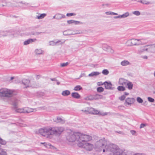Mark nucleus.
<instances>
[{
	"label": "nucleus",
	"mask_w": 155,
	"mask_h": 155,
	"mask_svg": "<svg viewBox=\"0 0 155 155\" xmlns=\"http://www.w3.org/2000/svg\"><path fill=\"white\" fill-rule=\"evenodd\" d=\"M81 110L84 112H85L86 114L88 113V109L87 110Z\"/></svg>",
	"instance_id": "57"
},
{
	"label": "nucleus",
	"mask_w": 155,
	"mask_h": 155,
	"mask_svg": "<svg viewBox=\"0 0 155 155\" xmlns=\"http://www.w3.org/2000/svg\"><path fill=\"white\" fill-rule=\"evenodd\" d=\"M18 101L17 100H15L13 103L14 109L18 107Z\"/></svg>",
	"instance_id": "32"
},
{
	"label": "nucleus",
	"mask_w": 155,
	"mask_h": 155,
	"mask_svg": "<svg viewBox=\"0 0 155 155\" xmlns=\"http://www.w3.org/2000/svg\"><path fill=\"white\" fill-rule=\"evenodd\" d=\"M130 63L127 60H124L120 63V64L122 66H126L130 65Z\"/></svg>",
	"instance_id": "24"
},
{
	"label": "nucleus",
	"mask_w": 155,
	"mask_h": 155,
	"mask_svg": "<svg viewBox=\"0 0 155 155\" xmlns=\"http://www.w3.org/2000/svg\"><path fill=\"white\" fill-rule=\"evenodd\" d=\"M22 83L26 87H36L35 85L31 84V82L28 79H24L22 81Z\"/></svg>",
	"instance_id": "7"
},
{
	"label": "nucleus",
	"mask_w": 155,
	"mask_h": 155,
	"mask_svg": "<svg viewBox=\"0 0 155 155\" xmlns=\"http://www.w3.org/2000/svg\"><path fill=\"white\" fill-rule=\"evenodd\" d=\"M105 7H108L110 6V4L108 3L104 4Z\"/></svg>",
	"instance_id": "60"
},
{
	"label": "nucleus",
	"mask_w": 155,
	"mask_h": 155,
	"mask_svg": "<svg viewBox=\"0 0 155 155\" xmlns=\"http://www.w3.org/2000/svg\"><path fill=\"white\" fill-rule=\"evenodd\" d=\"M78 134L77 143L79 147H80L79 145L80 143L83 144L92 139L91 136L89 135L85 134L79 132Z\"/></svg>",
	"instance_id": "4"
},
{
	"label": "nucleus",
	"mask_w": 155,
	"mask_h": 155,
	"mask_svg": "<svg viewBox=\"0 0 155 155\" xmlns=\"http://www.w3.org/2000/svg\"><path fill=\"white\" fill-rule=\"evenodd\" d=\"M24 113H30L34 111H36V109H33L28 107L24 108Z\"/></svg>",
	"instance_id": "19"
},
{
	"label": "nucleus",
	"mask_w": 155,
	"mask_h": 155,
	"mask_svg": "<svg viewBox=\"0 0 155 155\" xmlns=\"http://www.w3.org/2000/svg\"><path fill=\"white\" fill-rule=\"evenodd\" d=\"M109 113L106 112H99V113L98 114H99L100 115H102V116H105L106 115L108 114H109Z\"/></svg>",
	"instance_id": "45"
},
{
	"label": "nucleus",
	"mask_w": 155,
	"mask_h": 155,
	"mask_svg": "<svg viewBox=\"0 0 155 155\" xmlns=\"http://www.w3.org/2000/svg\"><path fill=\"white\" fill-rule=\"evenodd\" d=\"M41 32H36L34 34L35 35H39L40 34H41Z\"/></svg>",
	"instance_id": "59"
},
{
	"label": "nucleus",
	"mask_w": 155,
	"mask_h": 155,
	"mask_svg": "<svg viewBox=\"0 0 155 155\" xmlns=\"http://www.w3.org/2000/svg\"><path fill=\"white\" fill-rule=\"evenodd\" d=\"M145 51L147 52V45L138 48L136 51V52L138 54H141Z\"/></svg>",
	"instance_id": "8"
},
{
	"label": "nucleus",
	"mask_w": 155,
	"mask_h": 155,
	"mask_svg": "<svg viewBox=\"0 0 155 155\" xmlns=\"http://www.w3.org/2000/svg\"><path fill=\"white\" fill-rule=\"evenodd\" d=\"M80 147L84 148L87 150L91 151L93 149L94 146L93 144L89 143L88 142L83 144L81 143L80 144Z\"/></svg>",
	"instance_id": "6"
},
{
	"label": "nucleus",
	"mask_w": 155,
	"mask_h": 155,
	"mask_svg": "<svg viewBox=\"0 0 155 155\" xmlns=\"http://www.w3.org/2000/svg\"><path fill=\"white\" fill-rule=\"evenodd\" d=\"M82 88L80 85H77L74 88V90L75 91H79Z\"/></svg>",
	"instance_id": "37"
},
{
	"label": "nucleus",
	"mask_w": 155,
	"mask_h": 155,
	"mask_svg": "<svg viewBox=\"0 0 155 155\" xmlns=\"http://www.w3.org/2000/svg\"><path fill=\"white\" fill-rule=\"evenodd\" d=\"M7 153L3 149L0 148V155H6Z\"/></svg>",
	"instance_id": "39"
},
{
	"label": "nucleus",
	"mask_w": 155,
	"mask_h": 155,
	"mask_svg": "<svg viewBox=\"0 0 155 155\" xmlns=\"http://www.w3.org/2000/svg\"><path fill=\"white\" fill-rule=\"evenodd\" d=\"M76 15V14L74 13H67L66 16L67 17H71L73 16H75Z\"/></svg>",
	"instance_id": "47"
},
{
	"label": "nucleus",
	"mask_w": 155,
	"mask_h": 155,
	"mask_svg": "<svg viewBox=\"0 0 155 155\" xmlns=\"http://www.w3.org/2000/svg\"><path fill=\"white\" fill-rule=\"evenodd\" d=\"M71 94L70 91L68 90H65L63 91L62 93L61 94L62 95L64 96H67Z\"/></svg>",
	"instance_id": "27"
},
{
	"label": "nucleus",
	"mask_w": 155,
	"mask_h": 155,
	"mask_svg": "<svg viewBox=\"0 0 155 155\" xmlns=\"http://www.w3.org/2000/svg\"><path fill=\"white\" fill-rule=\"evenodd\" d=\"M133 14L136 16H139L140 15V13L138 11H135L132 12Z\"/></svg>",
	"instance_id": "40"
},
{
	"label": "nucleus",
	"mask_w": 155,
	"mask_h": 155,
	"mask_svg": "<svg viewBox=\"0 0 155 155\" xmlns=\"http://www.w3.org/2000/svg\"><path fill=\"white\" fill-rule=\"evenodd\" d=\"M146 126V124H140V129H141V128H144V127H145Z\"/></svg>",
	"instance_id": "55"
},
{
	"label": "nucleus",
	"mask_w": 155,
	"mask_h": 155,
	"mask_svg": "<svg viewBox=\"0 0 155 155\" xmlns=\"http://www.w3.org/2000/svg\"><path fill=\"white\" fill-rule=\"evenodd\" d=\"M71 95L72 97L76 99H79L80 97V95L77 92H73L72 93Z\"/></svg>",
	"instance_id": "25"
},
{
	"label": "nucleus",
	"mask_w": 155,
	"mask_h": 155,
	"mask_svg": "<svg viewBox=\"0 0 155 155\" xmlns=\"http://www.w3.org/2000/svg\"><path fill=\"white\" fill-rule=\"evenodd\" d=\"M103 84L104 85L106 89H113L112 85L110 82L105 81Z\"/></svg>",
	"instance_id": "18"
},
{
	"label": "nucleus",
	"mask_w": 155,
	"mask_h": 155,
	"mask_svg": "<svg viewBox=\"0 0 155 155\" xmlns=\"http://www.w3.org/2000/svg\"><path fill=\"white\" fill-rule=\"evenodd\" d=\"M68 135L67 136V139L70 142H76L77 143V140L78 137V132L70 130Z\"/></svg>",
	"instance_id": "5"
},
{
	"label": "nucleus",
	"mask_w": 155,
	"mask_h": 155,
	"mask_svg": "<svg viewBox=\"0 0 155 155\" xmlns=\"http://www.w3.org/2000/svg\"><path fill=\"white\" fill-rule=\"evenodd\" d=\"M100 74L99 72L97 71H95L93 72L90 74L88 75V76L89 77H92L94 76H96L99 75Z\"/></svg>",
	"instance_id": "29"
},
{
	"label": "nucleus",
	"mask_w": 155,
	"mask_h": 155,
	"mask_svg": "<svg viewBox=\"0 0 155 155\" xmlns=\"http://www.w3.org/2000/svg\"><path fill=\"white\" fill-rule=\"evenodd\" d=\"M51 79L52 81H57V80L55 78H51Z\"/></svg>",
	"instance_id": "61"
},
{
	"label": "nucleus",
	"mask_w": 155,
	"mask_h": 155,
	"mask_svg": "<svg viewBox=\"0 0 155 155\" xmlns=\"http://www.w3.org/2000/svg\"><path fill=\"white\" fill-rule=\"evenodd\" d=\"M1 36H5L8 35V32L7 31H2L1 32Z\"/></svg>",
	"instance_id": "43"
},
{
	"label": "nucleus",
	"mask_w": 155,
	"mask_h": 155,
	"mask_svg": "<svg viewBox=\"0 0 155 155\" xmlns=\"http://www.w3.org/2000/svg\"><path fill=\"white\" fill-rule=\"evenodd\" d=\"M107 15H117L118 14L111 11L107 12H105Z\"/></svg>",
	"instance_id": "34"
},
{
	"label": "nucleus",
	"mask_w": 155,
	"mask_h": 155,
	"mask_svg": "<svg viewBox=\"0 0 155 155\" xmlns=\"http://www.w3.org/2000/svg\"><path fill=\"white\" fill-rule=\"evenodd\" d=\"M19 126L21 127H25V125L24 124H19Z\"/></svg>",
	"instance_id": "58"
},
{
	"label": "nucleus",
	"mask_w": 155,
	"mask_h": 155,
	"mask_svg": "<svg viewBox=\"0 0 155 155\" xmlns=\"http://www.w3.org/2000/svg\"><path fill=\"white\" fill-rule=\"evenodd\" d=\"M126 98V97L125 96V95H123L122 96H121V97H119V99L120 100V101H123L125 99V98Z\"/></svg>",
	"instance_id": "52"
},
{
	"label": "nucleus",
	"mask_w": 155,
	"mask_h": 155,
	"mask_svg": "<svg viewBox=\"0 0 155 155\" xmlns=\"http://www.w3.org/2000/svg\"><path fill=\"white\" fill-rule=\"evenodd\" d=\"M53 120L56 123L61 124H63L65 123V120L63 118L59 117L54 118L53 119Z\"/></svg>",
	"instance_id": "17"
},
{
	"label": "nucleus",
	"mask_w": 155,
	"mask_h": 155,
	"mask_svg": "<svg viewBox=\"0 0 155 155\" xmlns=\"http://www.w3.org/2000/svg\"><path fill=\"white\" fill-rule=\"evenodd\" d=\"M119 86L117 87V89L118 91H124L125 90V88L123 86Z\"/></svg>",
	"instance_id": "35"
},
{
	"label": "nucleus",
	"mask_w": 155,
	"mask_h": 155,
	"mask_svg": "<svg viewBox=\"0 0 155 155\" xmlns=\"http://www.w3.org/2000/svg\"><path fill=\"white\" fill-rule=\"evenodd\" d=\"M65 41V40H56V45H62L64 43Z\"/></svg>",
	"instance_id": "30"
},
{
	"label": "nucleus",
	"mask_w": 155,
	"mask_h": 155,
	"mask_svg": "<svg viewBox=\"0 0 155 155\" xmlns=\"http://www.w3.org/2000/svg\"><path fill=\"white\" fill-rule=\"evenodd\" d=\"M0 143L2 144V145H5L6 143V141L2 139L0 137Z\"/></svg>",
	"instance_id": "48"
},
{
	"label": "nucleus",
	"mask_w": 155,
	"mask_h": 155,
	"mask_svg": "<svg viewBox=\"0 0 155 155\" xmlns=\"http://www.w3.org/2000/svg\"><path fill=\"white\" fill-rule=\"evenodd\" d=\"M137 46L145 45L147 42V40L146 38L137 39Z\"/></svg>",
	"instance_id": "12"
},
{
	"label": "nucleus",
	"mask_w": 155,
	"mask_h": 155,
	"mask_svg": "<svg viewBox=\"0 0 155 155\" xmlns=\"http://www.w3.org/2000/svg\"><path fill=\"white\" fill-rule=\"evenodd\" d=\"M56 16L57 17V20H61V19L63 18H65L66 17L65 15L64 14L58 13L56 14Z\"/></svg>",
	"instance_id": "22"
},
{
	"label": "nucleus",
	"mask_w": 155,
	"mask_h": 155,
	"mask_svg": "<svg viewBox=\"0 0 155 155\" xmlns=\"http://www.w3.org/2000/svg\"><path fill=\"white\" fill-rule=\"evenodd\" d=\"M130 15V13L128 12H127L122 15H119L118 16H114V19L122 18H127Z\"/></svg>",
	"instance_id": "14"
},
{
	"label": "nucleus",
	"mask_w": 155,
	"mask_h": 155,
	"mask_svg": "<svg viewBox=\"0 0 155 155\" xmlns=\"http://www.w3.org/2000/svg\"><path fill=\"white\" fill-rule=\"evenodd\" d=\"M151 3L150 2L146 0H143V4H144V5H149Z\"/></svg>",
	"instance_id": "49"
},
{
	"label": "nucleus",
	"mask_w": 155,
	"mask_h": 155,
	"mask_svg": "<svg viewBox=\"0 0 155 155\" xmlns=\"http://www.w3.org/2000/svg\"><path fill=\"white\" fill-rule=\"evenodd\" d=\"M128 80L123 78H120L118 81V84L119 85L122 86H125L126 85Z\"/></svg>",
	"instance_id": "13"
},
{
	"label": "nucleus",
	"mask_w": 155,
	"mask_h": 155,
	"mask_svg": "<svg viewBox=\"0 0 155 155\" xmlns=\"http://www.w3.org/2000/svg\"><path fill=\"white\" fill-rule=\"evenodd\" d=\"M130 132L133 135L136 136L137 135V132L134 130H131L130 131Z\"/></svg>",
	"instance_id": "53"
},
{
	"label": "nucleus",
	"mask_w": 155,
	"mask_h": 155,
	"mask_svg": "<svg viewBox=\"0 0 155 155\" xmlns=\"http://www.w3.org/2000/svg\"><path fill=\"white\" fill-rule=\"evenodd\" d=\"M62 127H46L41 128L36 131L35 133L39 134L42 136L48 139H52L53 134L60 135L64 130Z\"/></svg>",
	"instance_id": "2"
},
{
	"label": "nucleus",
	"mask_w": 155,
	"mask_h": 155,
	"mask_svg": "<svg viewBox=\"0 0 155 155\" xmlns=\"http://www.w3.org/2000/svg\"><path fill=\"white\" fill-rule=\"evenodd\" d=\"M88 113L93 114H97L99 113V111L91 107L88 108Z\"/></svg>",
	"instance_id": "16"
},
{
	"label": "nucleus",
	"mask_w": 155,
	"mask_h": 155,
	"mask_svg": "<svg viewBox=\"0 0 155 155\" xmlns=\"http://www.w3.org/2000/svg\"><path fill=\"white\" fill-rule=\"evenodd\" d=\"M131 42V39L127 41L126 42L127 45L128 46H132Z\"/></svg>",
	"instance_id": "51"
},
{
	"label": "nucleus",
	"mask_w": 155,
	"mask_h": 155,
	"mask_svg": "<svg viewBox=\"0 0 155 155\" xmlns=\"http://www.w3.org/2000/svg\"><path fill=\"white\" fill-rule=\"evenodd\" d=\"M141 58L144 59H147L148 57L146 55H143L141 56Z\"/></svg>",
	"instance_id": "56"
},
{
	"label": "nucleus",
	"mask_w": 155,
	"mask_h": 155,
	"mask_svg": "<svg viewBox=\"0 0 155 155\" xmlns=\"http://www.w3.org/2000/svg\"><path fill=\"white\" fill-rule=\"evenodd\" d=\"M124 94L125 95H129V93H127V92H125Z\"/></svg>",
	"instance_id": "64"
},
{
	"label": "nucleus",
	"mask_w": 155,
	"mask_h": 155,
	"mask_svg": "<svg viewBox=\"0 0 155 155\" xmlns=\"http://www.w3.org/2000/svg\"><path fill=\"white\" fill-rule=\"evenodd\" d=\"M14 110L17 113H24V108H19L18 107L14 109Z\"/></svg>",
	"instance_id": "26"
},
{
	"label": "nucleus",
	"mask_w": 155,
	"mask_h": 155,
	"mask_svg": "<svg viewBox=\"0 0 155 155\" xmlns=\"http://www.w3.org/2000/svg\"><path fill=\"white\" fill-rule=\"evenodd\" d=\"M103 96L101 95L97 94L94 96L93 99L97 100L102 98Z\"/></svg>",
	"instance_id": "33"
},
{
	"label": "nucleus",
	"mask_w": 155,
	"mask_h": 155,
	"mask_svg": "<svg viewBox=\"0 0 155 155\" xmlns=\"http://www.w3.org/2000/svg\"><path fill=\"white\" fill-rule=\"evenodd\" d=\"M138 2H140L142 4L143 3V0H140L138 1Z\"/></svg>",
	"instance_id": "62"
},
{
	"label": "nucleus",
	"mask_w": 155,
	"mask_h": 155,
	"mask_svg": "<svg viewBox=\"0 0 155 155\" xmlns=\"http://www.w3.org/2000/svg\"><path fill=\"white\" fill-rule=\"evenodd\" d=\"M136 100L137 102L139 104L142 103L143 101V99L139 97H137Z\"/></svg>",
	"instance_id": "36"
},
{
	"label": "nucleus",
	"mask_w": 155,
	"mask_h": 155,
	"mask_svg": "<svg viewBox=\"0 0 155 155\" xmlns=\"http://www.w3.org/2000/svg\"><path fill=\"white\" fill-rule=\"evenodd\" d=\"M44 146L47 148H53L54 147L51 145L50 143H45Z\"/></svg>",
	"instance_id": "38"
},
{
	"label": "nucleus",
	"mask_w": 155,
	"mask_h": 155,
	"mask_svg": "<svg viewBox=\"0 0 155 155\" xmlns=\"http://www.w3.org/2000/svg\"><path fill=\"white\" fill-rule=\"evenodd\" d=\"M147 99L148 101L150 102L153 103L155 101L154 99L150 97H147Z\"/></svg>",
	"instance_id": "42"
},
{
	"label": "nucleus",
	"mask_w": 155,
	"mask_h": 155,
	"mask_svg": "<svg viewBox=\"0 0 155 155\" xmlns=\"http://www.w3.org/2000/svg\"><path fill=\"white\" fill-rule=\"evenodd\" d=\"M104 88L101 87H99L97 88V91L98 92H102L104 91Z\"/></svg>",
	"instance_id": "44"
},
{
	"label": "nucleus",
	"mask_w": 155,
	"mask_h": 155,
	"mask_svg": "<svg viewBox=\"0 0 155 155\" xmlns=\"http://www.w3.org/2000/svg\"><path fill=\"white\" fill-rule=\"evenodd\" d=\"M81 33V32L77 31H76V32L73 33L72 31L70 29L65 31L63 32V35H70L75 34H80Z\"/></svg>",
	"instance_id": "9"
},
{
	"label": "nucleus",
	"mask_w": 155,
	"mask_h": 155,
	"mask_svg": "<svg viewBox=\"0 0 155 155\" xmlns=\"http://www.w3.org/2000/svg\"><path fill=\"white\" fill-rule=\"evenodd\" d=\"M135 101V99L134 98L128 97L126 99L125 104L131 105L134 103Z\"/></svg>",
	"instance_id": "11"
},
{
	"label": "nucleus",
	"mask_w": 155,
	"mask_h": 155,
	"mask_svg": "<svg viewBox=\"0 0 155 155\" xmlns=\"http://www.w3.org/2000/svg\"><path fill=\"white\" fill-rule=\"evenodd\" d=\"M126 85H127V88L128 89L130 90L133 89V84L132 82L128 81L127 82V84H126Z\"/></svg>",
	"instance_id": "28"
},
{
	"label": "nucleus",
	"mask_w": 155,
	"mask_h": 155,
	"mask_svg": "<svg viewBox=\"0 0 155 155\" xmlns=\"http://www.w3.org/2000/svg\"><path fill=\"white\" fill-rule=\"evenodd\" d=\"M95 148L98 151L103 150V152H107L109 155H127L125 153L124 149L120 148L114 144L107 145V141L104 138L96 142Z\"/></svg>",
	"instance_id": "1"
},
{
	"label": "nucleus",
	"mask_w": 155,
	"mask_h": 155,
	"mask_svg": "<svg viewBox=\"0 0 155 155\" xmlns=\"http://www.w3.org/2000/svg\"><path fill=\"white\" fill-rule=\"evenodd\" d=\"M17 94V93L14 90L8 89L6 88L0 89V97L10 98Z\"/></svg>",
	"instance_id": "3"
},
{
	"label": "nucleus",
	"mask_w": 155,
	"mask_h": 155,
	"mask_svg": "<svg viewBox=\"0 0 155 155\" xmlns=\"http://www.w3.org/2000/svg\"><path fill=\"white\" fill-rule=\"evenodd\" d=\"M133 155H146L144 153H134Z\"/></svg>",
	"instance_id": "54"
},
{
	"label": "nucleus",
	"mask_w": 155,
	"mask_h": 155,
	"mask_svg": "<svg viewBox=\"0 0 155 155\" xmlns=\"http://www.w3.org/2000/svg\"><path fill=\"white\" fill-rule=\"evenodd\" d=\"M102 73L104 75H107L109 74V71L107 69H104L103 70Z\"/></svg>",
	"instance_id": "46"
},
{
	"label": "nucleus",
	"mask_w": 155,
	"mask_h": 155,
	"mask_svg": "<svg viewBox=\"0 0 155 155\" xmlns=\"http://www.w3.org/2000/svg\"><path fill=\"white\" fill-rule=\"evenodd\" d=\"M38 15L36 16V18L38 19H41L45 18L46 16L45 13H38Z\"/></svg>",
	"instance_id": "23"
},
{
	"label": "nucleus",
	"mask_w": 155,
	"mask_h": 155,
	"mask_svg": "<svg viewBox=\"0 0 155 155\" xmlns=\"http://www.w3.org/2000/svg\"><path fill=\"white\" fill-rule=\"evenodd\" d=\"M69 64L68 62H66L65 63H61V67H64L67 66Z\"/></svg>",
	"instance_id": "50"
},
{
	"label": "nucleus",
	"mask_w": 155,
	"mask_h": 155,
	"mask_svg": "<svg viewBox=\"0 0 155 155\" xmlns=\"http://www.w3.org/2000/svg\"><path fill=\"white\" fill-rule=\"evenodd\" d=\"M56 18H57V17H56V14L53 17V19H56Z\"/></svg>",
	"instance_id": "63"
},
{
	"label": "nucleus",
	"mask_w": 155,
	"mask_h": 155,
	"mask_svg": "<svg viewBox=\"0 0 155 155\" xmlns=\"http://www.w3.org/2000/svg\"><path fill=\"white\" fill-rule=\"evenodd\" d=\"M67 23L69 25L74 24L75 25H79L82 24V22L79 21H75L74 20H71L67 21Z\"/></svg>",
	"instance_id": "15"
},
{
	"label": "nucleus",
	"mask_w": 155,
	"mask_h": 155,
	"mask_svg": "<svg viewBox=\"0 0 155 155\" xmlns=\"http://www.w3.org/2000/svg\"><path fill=\"white\" fill-rule=\"evenodd\" d=\"M36 40V39H29L25 41L23 43V44L24 45H27Z\"/></svg>",
	"instance_id": "20"
},
{
	"label": "nucleus",
	"mask_w": 155,
	"mask_h": 155,
	"mask_svg": "<svg viewBox=\"0 0 155 155\" xmlns=\"http://www.w3.org/2000/svg\"><path fill=\"white\" fill-rule=\"evenodd\" d=\"M131 45L132 46H137V39L133 38L131 39Z\"/></svg>",
	"instance_id": "31"
},
{
	"label": "nucleus",
	"mask_w": 155,
	"mask_h": 155,
	"mask_svg": "<svg viewBox=\"0 0 155 155\" xmlns=\"http://www.w3.org/2000/svg\"><path fill=\"white\" fill-rule=\"evenodd\" d=\"M35 53L37 55H41L44 54V51L41 48H37L35 49Z\"/></svg>",
	"instance_id": "21"
},
{
	"label": "nucleus",
	"mask_w": 155,
	"mask_h": 155,
	"mask_svg": "<svg viewBox=\"0 0 155 155\" xmlns=\"http://www.w3.org/2000/svg\"><path fill=\"white\" fill-rule=\"evenodd\" d=\"M147 52L151 53H155V45H147Z\"/></svg>",
	"instance_id": "10"
},
{
	"label": "nucleus",
	"mask_w": 155,
	"mask_h": 155,
	"mask_svg": "<svg viewBox=\"0 0 155 155\" xmlns=\"http://www.w3.org/2000/svg\"><path fill=\"white\" fill-rule=\"evenodd\" d=\"M49 44L50 45L52 46L56 45V40L50 41L49 42Z\"/></svg>",
	"instance_id": "41"
}]
</instances>
